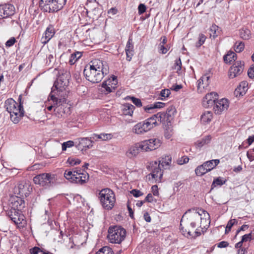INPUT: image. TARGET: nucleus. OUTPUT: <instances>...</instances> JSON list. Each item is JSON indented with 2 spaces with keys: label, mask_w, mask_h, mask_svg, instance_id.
<instances>
[{
  "label": "nucleus",
  "mask_w": 254,
  "mask_h": 254,
  "mask_svg": "<svg viewBox=\"0 0 254 254\" xmlns=\"http://www.w3.org/2000/svg\"><path fill=\"white\" fill-rule=\"evenodd\" d=\"M201 220V214L196 211L189 209L183 215L181 222L180 227L183 234L188 238H196L201 235V232L199 229L192 233L197 224Z\"/></svg>",
  "instance_id": "1"
},
{
  "label": "nucleus",
  "mask_w": 254,
  "mask_h": 254,
  "mask_svg": "<svg viewBox=\"0 0 254 254\" xmlns=\"http://www.w3.org/2000/svg\"><path fill=\"white\" fill-rule=\"evenodd\" d=\"M104 66L100 60H95L92 64L87 65L83 71L86 79L93 83L100 82L104 75L108 73V69Z\"/></svg>",
  "instance_id": "2"
},
{
  "label": "nucleus",
  "mask_w": 254,
  "mask_h": 254,
  "mask_svg": "<svg viewBox=\"0 0 254 254\" xmlns=\"http://www.w3.org/2000/svg\"><path fill=\"white\" fill-rule=\"evenodd\" d=\"M176 113L175 107L171 106L167 108L166 112H158L147 119L151 124V126L153 128L159 125L158 122L167 124L170 123Z\"/></svg>",
  "instance_id": "3"
},
{
  "label": "nucleus",
  "mask_w": 254,
  "mask_h": 254,
  "mask_svg": "<svg viewBox=\"0 0 254 254\" xmlns=\"http://www.w3.org/2000/svg\"><path fill=\"white\" fill-rule=\"evenodd\" d=\"M64 176L70 182L81 185L86 183L89 178V176L86 172L77 168L73 169L72 170H66Z\"/></svg>",
  "instance_id": "4"
},
{
  "label": "nucleus",
  "mask_w": 254,
  "mask_h": 254,
  "mask_svg": "<svg viewBox=\"0 0 254 254\" xmlns=\"http://www.w3.org/2000/svg\"><path fill=\"white\" fill-rule=\"evenodd\" d=\"M66 0H40L39 7L44 12L54 13L61 10Z\"/></svg>",
  "instance_id": "5"
},
{
  "label": "nucleus",
  "mask_w": 254,
  "mask_h": 254,
  "mask_svg": "<svg viewBox=\"0 0 254 254\" xmlns=\"http://www.w3.org/2000/svg\"><path fill=\"white\" fill-rule=\"evenodd\" d=\"M108 233L107 238L110 242L113 244H121L126 236V230L120 226H110Z\"/></svg>",
  "instance_id": "6"
},
{
  "label": "nucleus",
  "mask_w": 254,
  "mask_h": 254,
  "mask_svg": "<svg viewBox=\"0 0 254 254\" xmlns=\"http://www.w3.org/2000/svg\"><path fill=\"white\" fill-rule=\"evenodd\" d=\"M55 90L53 87L49 98V100L54 103V105H56L55 108L54 109V114L57 117L60 118L65 114L69 108L67 107L66 99L65 98L59 99L55 96V94H53Z\"/></svg>",
  "instance_id": "7"
},
{
  "label": "nucleus",
  "mask_w": 254,
  "mask_h": 254,
  "mask_svg": "<svg viewBox=\"0 0 254 254\" xmlns=\"http://www.w3.org/2000/svg\"><path fill=\"white\" fill-rule=\"evenodd\" d=\"M99 198L102 206L106 209H111L116 201L114 192L108 188L102 189L99 193Z\"/></svg>",
  "instance_id": "8"
},
{
  "label": "nucleus",
  "mask_w": 254,
  "mask_h": 254,
  "mask_svg": "<svg viewBox=\"0 0 254 254\" xmlns=\"http://www.w3.org/2000/svg\"><path fill=\"white\" fill-rule=\"evenodd\" d=\"M33 182L35 184L49 187L56 183L55 175L49 173L40 174L34 177Z\"/></svg>",
  "instance_id": "9"
},
{
  "label": "nucleus",
  "mask_w": 254,
  "mask_h": 254,
  "mask_svg": "<svg viewBox=\"0 0 254 254\" xmlns=\"http://www.w3.org/2000/svg\"><path fill=\"white\" fill-rule=\"evenodd\" d=\"M60 74H61L58 76L57 80L55 82L54 87H55L57 91H63L68 85L70 73L67 71L63 70L60 71Z\"/></svg>",
  "instance_id": "10"
},
{
  "label": "nucleus",
  "mask_w": 254,
  "mask_h": 254,
  "mask_svg": "<svg viewBox=\"0 0 254 254\" xmlns=\"http://www.w3.org/2000/svg\"><path fill=\"white\" fill-rule=\"evenodd\" d=\"M7 214L10 220L18 227H23L26 225L25 217L21 211L8 210Z\"/></svg>",
  "instance_id": "11"
},
{
  "label": "nucleus",
  "mask_w": 254,
  "mask_h": 254,
  "mask_svg": "<svg viewBox=\"0 0 254 254\" xmlns=\"http://www.w3.org/2000/svg\"><path fill=\"white\" fill-rule=\"evenodd\" d=\"M151 124L146 119L143 121L140 122L135 125L132 129L133 133L140 135L143 134L152 129Z\"/></svg>",
  "instance_id": "12"
},
{
  "label": "nucleus",
  "mask_w": 254,
  "mask_h": 254,
  "mask_svg": "<svg viewBox=\"0 0 254 254\" xmlns=\"http://www.w3.org/2000/svg\"><path fill=\"white\" fill-rule=\"evenodd\" d=\"M161 145L160 140L157 138H151L140 143L141 148L146 151L155 150Z\"/></svg>",
  "instance_id": "13"
},
{
  "label": "nucleus",
  "mask_w": 254,
  "mask_h": 254,
  "mask_svg": "<svg viewBox=\"0 0 254 254\" xmlns=\"http://www.w3.org/2000/svg\"><path fill=\"white\" fill-rule=\"evenodd\" d=\"M147 169L151 172V173L149 174V176L151 175L152 178L156 180H158V179L160 180L162 178L163 172L161 169L160 164H158L157 161L150 163Z\"/></svg>",
  "instance_id": "14"
},
{
  "label": "nucleus",
  "mask_w": 254,
  "mask_h": 254,
  "mask_svg": "<svg viewBox=\"0 0 254 254\" xmlns=\"http://www.w3.org/2000/svg\"><path fill=\"white\" fill-rule=\"evenodd\" d=\"M244 68V62L243 61L236 62L229 70V76L230 78H234L240 75Z\"/></svg>",
  "instance_id": "15"
},
{
  "label": "nucleus",
  "mask_w": 254,
  "mask_h": 254,
  "mask_svg": "<svg viewBox=\"0 0 254 254\" xmlns=\"http://www.w3.org/2000/svg\"><path fill=\"white\" fill-rule=\"evenodd\" d=\"M24 114L23 107L21 102H20L18 106H16L13 109V111H12L11 114H10L11 121L14 124L18 123L21 118L24 116Z\"/></svg>",
  "instance_id": "16"
},
{
  "label": "nucleus",
  "mask_w": 254,
  "mask_h": 254,
  "mask_svg": "<svg viewBox=\"0 0 254 254\" xmlns=\"http://www.w3.org/2000/svg\"><path fill=\"white\" fill-rule=\"evenodd\" d=\"M25 201L21 197L15 196L11 199L9 210H17L21 211L25 207Z\"/></svg>",
  "instance_id": "17"
},
{
  "label": "nucleus",
  "mask_w": 254,
  "mask_h": 254,
  "mask_svg": "<svg viewBox=\"0 0 254 254\" xmlns=\"http://www.w3.org/2000/svg\"><path fill=\"white\" fill-rule=\"evenodd\" d=\"M76 147L78 150H86L92 147L93 141L88 137L79 138L76 139Z\"/></svg>",
  "instance_id": "18"
},
{
  "label": "nucleus",
  "mask_w": 254,
  "mask_h": 254,
  "mask_svg": "<svg viewBox=\"0 0 254 254\" xmlns=\"http://www.w3.org/2000/svg\"><path fill=\"white\" fill-rule=\"evenodd\" d=\"M218 94L212 92L207 94L203 98L202 104L205 108H209L213 106L215 102L218 99Z\"/></svg>",
  "instance_id": "19"
},
{
  "label": "nucleus",
  "mask_w": 254,
  "mask_h": 254,
  "mask_svg": "<svg viewBox=\"0 0 254 254\" xmlns=\"http://www.w3.org/2000/svg\"><path fill=\"white\" fill-rule=\"evenodd\" d=\"M213 106L215 113L220 114L223 111L227 109L229 106L228 101L226 99H222L220 100L216 101Z\"/></svg>",
  "instance_id": "20"
},
{
  "label": "nucleus",
  "mask_w": 254,
  "mask_h": 254,
  "mask_svg": "<svg viewBox=\"0 0 254 254\" xmlns=\"http://www.w3.org/2000/svg\"><path fill=\"white\" fill-rule=\"evenodd\" d=\"M2 15L1 18H5L13 15L15 13V7L11 4L0 5Z\"/></svg>",
  "instance_id": "21"
},
{
  "label": "nucleus",
  "mask_w": 254,
  "mask_h": 254,
  "mask_svg": "<svg viewBox=\"0 0 254 254\" xmlns=\"http://www.w3.org/2000/svg\"><path fill=\"white\" fill-rule=\"evenodd\" d=\"M55 33V30L54 26L52 25H49L46 28L42 39L41 41L44 45L47 44L50 40L53 37Z\"/></svg>",
  "instance_id": "22"
},
{
  "label": "nucleus",
  "mask_w": 254,
  "mask_h": 254,
  "mask_svg": "<svg viewBox=\"0 0 254 254\" xmlns=\"http://www.w3.org/2000/svg\"><path fill=\"white\" fill-rule=\"evenodd\" d=\"M172 157L170 155H166L162 157L159 161L158 164L164 169L173 170L175 165H171Z\"/></svg>",
  "instance_id": "23"
},
{
  "label": "nucleus",
  "mask_w": 254,
  "mask_h": 254,
  "mask_svg": "<svg viewBox=\"0 0 254 254\" xmlns=\"http://www.w3.org/2000/svg\"><path fill=\"white\" fill-rule=\"evenodd\" d=\"M165 104L163 102H157L153 104L148 105L143 107V109L145 112L148 113H153V110L155 109H161L164 107Z\"/></svg>",
  "instance_id": "24"
},
{
  "label": "nucleus",
  "mask_w": 254,
  "mask_h": 254,
  "mask_svg": "<svg viewBox=\"0 0 254 254\" xmlns=\"http://www.w3.org/2000/svg\"><path fill=\"white\" fill-rule=\"evenodd\" d=\"M140 150H142L140 146V143L136 144L129 148L126 154L129 158H131L137 155Z\"/></svg>",
  "instance_id": "25"
},
{
  "label": "nucleus",
  "mask_w": 254,
  "mask_h": 254,
  "mask_svg": "<svg viewBox=\"0 0 254 254\" xmlns=\"http://www.w3.org/2000/svg\"><path fill=\"white\" fill-rule=\"evenodd\" d=\"M111 83V80L110 79L109 80L104 81L102 85V87L105 89V94H108L109 93L113 92L115 90L116 88V83Z\"/></svg>",
  "instance_id": "26"
},
{
  "label": "nucleus",
  "mask_w": 254,
  "mask_h": 254,
  "mask_svg": "<svg viewBox=\"0 0 254 254\" xmlns=\"http://www.w3.org/2000/svg\"><path fill=\"white\" fill-rule=\"evenodd\" d=\"M18 104L12 98L7 99L5 101L4 107L6 110L9 113L11 114L12 111H13V109L18 106Z\"/></svg>",
  "instance_id": "27"
},
{
  "label": "nucleus",
  "mask_w": 254,
  "mask_h": 254,
  "mask_svg": "<svg viewBox=\"0 0 254 254\" xmlns=\"http://www.w3.org/2000/svg\"><path fill=\"white\" fill-rule=\"evenodd\" d=\"M220 161L219 159H214L206 161L203 163L204 167L208 171H211L219 163Z\"/></svg>",
  "instance_id": "28"
},
{
  "label": "nucleus",
  "mask_w": 254,
  "mask_h": 254,
  "mask_svg": "<svg viewBox=\"0 0 254 254\" xmlns=\"http://www.w3.org/2000/svg\"><path fill=\"white\" fill-rule=\"evenodd\" d=\"M236 57L237 55L234 52L230 51L224 56L223 59L226 64H230L232 62L235 61Z\"/></svg>",
  "instance_id": "29"
},
{
  "label": "nucleus",
  "mask_w": 254,
  "mask_h": 254,
  "mask_svg": "<svg viewBox=\"0 0 254 254\" xmlns=\"http://www.w3.org/2000/svg\"><path fill=\"white\" fill-rule=\"evenodd\" d=\"M134 109L135 107L133 105L129 103H126L124 106V108L123 109V113L126 115L131 116L133 113Z\"/></svg>",
  "instance_id": "30"
},
{
  "label": "nucleus",
  "mask_w": 254,
  "mask_h": 254,
  "mask_svg": "<svg viewBox=\"0 0 254 254\" xmlns=\"http://www.w3.org/2000/svg\"><path fill=\"white\" fill-rule=\"evenodd\" d=\"M240 37L244 40H248L251 38L250 30L247 28H242L240 30Z\"/></svg>",
  "instance_id": "31"
},
{
  "label": "nucleus",
  "mask_w": 254,
  "mask_h": 254,
  "mask_svg": "<svg viewBox=\"0 0 254 254\" xmlns=\"http://www.w3.org/2000/svg\"><path fill=\"white\" fill-rule=\"evenodd\" d=\"M82 53L80 52H76L70 55V57L69 60V63L70 64H74L77 61L81 58Z\"/></svg>",
  "instance_id": "32"
},
{
  "label": "nucleus",
  "mask_w": 254,
  "mask_h": 254,
  "mask_svg": "<svg viewBox=\"0 0 254 254\" xmlns=\"http://www.w3.org/2000/svg\"><path fill=\"white\" fill-rule=\"evenodd\" d=\"M209 32L210 37L215 39L220 32L219 27L215 24H213L210 28Z\"/></svg>",
  "instance_id": "33"
},
{
  "label": "nucleus",
  "mask_w": 254,
  "mask_h": 254,
  "mask_svg": "<svg viewBox=\"0 0 254 254\" xmlns=\"http://www.w3.org/2000/svg\"><path fill=\"white\" fill-rule=\"evenodd\" d=\"M92 138L95 140L97 139H101L103 140H106L108 139L111 138V134L108 133H101L100 134H93Z\"/></svg>",
  "instance_id": "34"
},
{
  "label": "nucleus",
  "mask_w": 254,
  "mask_h": 254,
  "mask_svg": "<svg viewBox=\"0 0 254 254\" xmlns=\"http://www.w3.org/2000/svg\"><path fill=\"white\" fill-rule=\"evenodd\" d=\"M212 118V113L209 111L205 112L201 116V121L203 123H209Z\"/></svg>",
  "instance_id": "35"
},
{
  "label": "nucleus",
  "mask_w": 254,
  "mask_h": 254,
  "mask_svg": "<svg viewBox=\"0 0 254 254\" xmlns=\"http://www.w3.org/2000/svg\"><path fill=\"white\" fill-rule=\"evenodd\" d=\"M209 78L210 76L208 75V74H206L203 75L201 78L198 81V88H199L200 87V84L202 83V84L204 85V86H207L209 84Z\"/></svg>",
  "instance_id": "36"
},
{
  "label": "nucleus",
  "mask_w": 254,
  "mask_h": 254,
  "mask_svg": "<svg viewBox=\"0 0 254 254\" xmlns=\"http://www.w3.org/2000/svg\"><path fill=\"white\" fill-rule=\"evenodd\" d=\"M226 180L224 179L222 177H218L216 179H214L211 185L212 189L216 187L217 186H221L223 184H225Z\"/></svg>",
  "instance_id": "37"
},
{
  "label": "nucleus",
  "mask_w": 254,
  "mask_h": 254,
  "mask_svg": "<svg viewBox=\"0 0 254 254\" xmlns=\"http://www.w3.org/2000/svg\"><path fill=\"white\" fill-rule=\"evenodd\" d=\"M205 167L203 164L201 165L198 166L195 170V174L197 176H201L208 172Z\"/></svg>",
  "instance_id": "38"
},
{
  "label": "nucleus",
  "mask_w": 254,
  "mask_h": 254,
  "mask_svg": "<svg viewBox=\"0 0 254 254\" xmlns=\"http://www.w3.org/2000/svg\"><path fill=\"white\" fill-rule=\"evenodd\" d=\"M96 254H113V252L110 248L104 247L97 252Z\"/></svg>",
  "instance_id": "39"
},
{
  "label": "nucleus",
  "mask_w": 254,
  "mask_h": 254,
  "mask_svg": "<svg viewBox=\"0 0 254 254\" xmlns=\"http://www.w3.org/2000/svg\"><path fill=\"white\" fill-rule=\"evenodd\" d=\"M211 139V136L210 135H207L204 138H202L201 140L198 141V145L199 147H201L205 144L209 143Z\"/></svg>",
  "instance_id": "40"
},
{
  "label": "nucleus",
  "mask_w": 254,
  "mask_h": 254,
  "mask_svg": "<svg viewBox=\"0 0 254 254\" xmlns=\"http://www.w3.org/2000/svg\"><path fill=\"white\" fill-rule=\"evenodd\" d=\"M245 44L243 42H236L235 44V51L237 53L241 52L244 49Z\"/></svg>",
  "instance_id": "41"
},
{
  "label": "nucleus",
  "mask_w": 254,
  "mask_h": 254,
  "mask_svg": "<svg viewBox=\"0 0 254 254\" xmlns=\"http://www.w3.org/2000/svg\"><path fill=\"white\" fill-rule=\"evenodd\" d=\"M71 166H74L79 164L81 163V160L79 159H75L72 157H69L66 161Z\"/></svg>",
  "instance_id": "42"
},
{
  "label": "nucleus",
  "mask_w": 254,
  "mask_h": 254,
  "mask_svg": "<svg viewBox=\"0 0 254 254\" xmlns=\"http://www.w3.org/2000/svg\"><path fill=\"white\" fill-rule=\"evenodd\" d=\"M127 98L130 99L137 107H140L142 105L141 100L138 98L131 96H127Z\"/></svg>",
  "instance_id": "43"
},
{
  "label": "nucleus",
  "mask_w": 254,
  "mask_h": 254,
  "mask_svg": "<svg viewBox=\"0 0 254 254\" xmlns=\"http://www.w3.org/2000/svg\"><path fill=\"white\" fill-rule=\"evenodd\" d=\"M74 142L72 140H69L66 142H64L62 143V150L65 151L67 148H70L74 146Z\"/></svg>",
  "instance_id": "44"
},
{
  "label": "nucleus",
  "mask_w": 254,
  "mask_h": 254,
  "mask_svg": "<svg viewBox=\"0 0 254 254\" xmlns=\"http://www.w3.org/2000/svg\"><path fill=\"white\" fill-rule=\"evenodd\" d=\"M238 88H240V90L242 91V93H245L247 91L248 89V83L247 81H242L241 82Z\"/></svg>",
  "instance_id": "45"
},
{
  "label": "nucleus",
  "mask_w": 254,
  "mask_h": 254,
  "mask_svg": "<svg viewBox=\"0 0 254 254\" xmlns=\"http://www.w3.org/2000/svg\"><path fill=\"white\" fill-rule=\"evenodd\" d=\"M173 134V130L172 127H168L165 129L164 132V136L166 138L170 139Z\"/></svg>",
  "instance_id": "46"
},
{
  "label": "nucleus",
  "mask_w": 254,
  "mask_h": 254,
  "mask_svg": "<svg viewBox=\"0 0 254 254\" xmlns=\"http://www.w3.org/2000/svg\"><path fill=\"white\" fill-rule=\"evenodd\" d=\"M189 158L188 156H183L181 158H178L176 161V163L178 165H182L188 163L189 162Z\"/></svg>",
  "instance_id": "47"
},
{
  "label": "nucleus",
  "mask_w": 254,
  "mask_h": 254,
  "mask_svg": "<svg viewBox=\"0 0 254 254\" xmlns=\"http://www.w3.org/2000/svg\"><path fill=\"white\" fill-rule=\"evenodd\" d=\"M198 39V41L196 43V46L197 47H200L204 43L206 40V37L204 34H200Z\"/></svg>",
  "instance_id": "48"
},
{
  "label": "nucleus",
  "mask_w": 254,
  "mask_h": 254,
  "mask_svg": "<svg viewBox=\"0 0 254 254\" xmlns=\"http://www.w3.org/2000/svg\"><path fill=\"white\" fill-rule=\"evenodd\" d=\"M133 49L132 40L131 38H129L126 46L125 51H133Z\"/></svg>",
  "instance_id": "49"
},
{
  "label": "nucleus",
  "mask_w": 254,
  "mask_h": 254,
  "mask_svg": "<svg viewBox=\"0 0 254 254\" xmlns=\"http://www.w3.org/2000/svg\"><path fill=\"white\" fill-rule=\"evenodd\" d=\"M146 10V7L143 3H140L138 6V13L139 15H141L144 13Z\"/></svg>",
  "instance_id": "50"
},
{
  "label": "nucleus",
  "mask_w": 254,
  "mask_h": 254,
  "mask_svg": "<svg viewBox=\"0 0 254 254\" xmlns=\"http://www.w3.org/2000/svg\"><path fill=\"white\" fill-rule=\"evenodd\" d=\"M158 49H159V52L160 53H161L162 54H165L168 52L169 48H168V46L165 47L163 45H161V44H160L159 45Z\"/></svg>",
  "instance_id": "51"
},
{
  "label": "nucleus",
  "mask_w": 254,
  "mask_h": 254,
  "mask_svg": "<svg viewBox=\"0 0 254 254\" xmlns=\"http://www.w3.org/2000/svg\"><path fill=\"white\" fill-rule=\"evenodd\" d=\"M130 193L135 197H138L140 196H142L143 194V193H142L139 190L136 189H134L131 190Z\"/></svg>",
  "instance_id": "52"
},
{
  "label": "nucleus",
  "mask_w": 254,
  "mask_h": 254,
  "mask_svg": "<svg viewBox=\"0 0 254 254\" xmlns=\"http://www.w3.org/2000/svg\"><path fill=\"white\" fill-rule=\"evenodd\" d=\"M248 75L251 78H254V64H253L248 71Z\"/></svg>",
  "instance_id": "53"
},
{
  "label": "nucleus",
  "mask_w": 254,
  "mask_h": 254,
  "mask_svg": "<svg viewBox=\"0 0 254 254\" xmlns=\"http://www.w3.org/2000/svg\"><path fill=\"white\" fill-rule=\"evenodd\" d=\"M171 92L168 89H163L160 92V96L163 97H168L170 94Z\"/></svg>",
  "instance_id": "54"
},
{
  "label": "nucleus",
  "mask_w": 254,
  "mask_h": 254,
  "mask_svg": "<svg viewBox=\"0 0 254 254\" xmlns=\"http://www.w3.org/2000/svg\"><path fill=\"white\" fill-rule=\"evenodd\" d=\"M15 42V39L14 37H12L6 41L5 43V46L7 47H10L13 45Z\"/></svg>",
  "instance_id": "55"
},
{
  "label": "nucleus",
  "mask_w": 254,
  "mask_h": 254,
  "mask_svg": "<svg viewBox=\"0 0 254 254\" xmlns=\"http://www.w3.org/2000/svg\"><path fill=\"white\" fill-rule=\"evenodd\" d=\"M30 254H40L41 250L38 247H34L30 250Z\"/></svg>",
  "instance_id": "56"
},
{
  "label": "nucleus",
  "mask_w": 254,
  "mask_h": 254,
  "mask_svg": "<svg viewBox=\"0 0 254 254\" xmlns=\"http://www.w3.org/2000/svg\"><path fill=\"white\" fill-rule=\"evenodd\" d=\"M238 223V221H237L236 219H231L228 222V223L227 224V226L226 227H228L229 229V228H231L232 227V226L235 224V223Z\"/></svg>",
  "instance_id": "57"
},
{
  "label": "nucleus",
  "mask_w": 254,
  "mask_h": 254,
  "mask_svg": "<svg viewBox=\"0 0 254 254\" xmlns=\"http://www.w3.org/2000/svg\"><path fill=\"white\" fill-rule=\"evenodd\" d=\"M247 156L250 161L254 160V154L251 150L247 151Z\"/></svg>",
  "instance_id": "58"
},
{
  "label": "nucleus",
  "mask_w": 254,
  "mask_h": 254,
  "mask_svg": "<svg viewBox=\"0 0 254 254\" xmlns=\"http://www.w3.org/2000/svg\"><path fill=\"white\" fill-rule=\"evenodd\" d=\"M251 237H252L251 233L245 234L242 237V239L241 240L243 242L250 241L251 240Z\"/></svg>",
  "instance_id": "59"
},
{
  "label": "nucleus",
  "mask_w": 254,
  "mask_h": 254,
  "mask_svg": "<svg viewBox=\"0 0 254 254\" xmlns=\"http://www.w3.org/2000/svg\"><path fill=\"white\" fill-rule=\"evenodd\" d=\"M229 246V243L226 241H221L217 244V247L220 248H226Z\"/></svg>",
  "instance_id": "60"
},
{
  "label": "nucleus",
  "mask_w": 254,
  "mask_h": 254,
  "mask_svg": "<svg viewBox=\"0 0 254 254\" xmlns=\"http://www.w3.org/2000/svg\"><path fill=\"white\" fill-rule=\"evenodd\" d=\"M133 51H126V55H127V60L128 61H130L132 59V56H133Z\"/></svg>",
  "instance_id": "61"
},
{
  "label": "nucleus",
  "mask_w": 254,
  "mask_h": 254,
  "mask_svg": "<svg viewBox=\"0 0 254 254\" xmlns=\"http://www.w3.org/2000/svg\"><path fill=\"white\" fill-rule=\"evenodd\" d=\"M245 94V93H242V91L240 90V88H238V87L235 89L234 91V95L236 97L243 96Z\"/></svg>",
  "instance_id": "62"
},
{
  "label": "nucleus",
  "mask_w": 254,
  "mask_h": 254,
  "mask_svg": "<svg viewBox=\"0 0 254 254\" xmlns=\"http://www.w3.org/2000/svg\"><path fill=\"white\" fill-rule=\"evenodd\" d=\"M145 202H152L153 201V197L151 193H148L144 199Z\"/></svg>",
  "instance_id": "63"
},
{
  "label": "nucleus",
  "mask_w": 254,
  "mask_h": 254,
  "mask_svg": "<svg viewBox=\"0 0 254 254\" xmlns=\"http://www.w3.org/2000/svg\"><path fill=\"white\" fill-rule=\"evenodd\" d=\"M152 191L154 195L158 196L159 195V192L158 190V187L157 185H154L152 187Z\"/></svg>",
  "instance_id": "64"
}]
</instances>
